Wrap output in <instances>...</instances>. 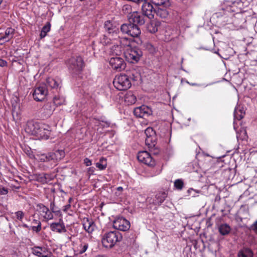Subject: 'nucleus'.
<instances>
[{
  "instance_id": "1",
  "label": "nucleus",
  "mask_w": 257,
  "mask_h": 257,
  "mask_svg": "<svg viewBox=\"0 0 257 257\" xmlns=\"http://www.w3.org/2000/svg\"><path fill=\"white\" fill-rule=\"evenodd\" d=\"M128 19L129 23L123 24L120 27V31L132 37H138L141 31L138 25H143L145 23L144 16L140 13L135 11L130 13Z\"/></svg>"
},
{
  "instance_id": "2",
  "label": "nucleus",
  "mask_w": 257,
  "mask_h": 257,
  "mask_svg": "<svg viewBox=\"0 0 257 257\" xmlns=\"http://www.w3.org/2000/svg\"><path fill=\"white\" fill-rule=\"evenodd\" d=\"M122 239L121 233L117 231H109L104 233L101 242L104 247L111 248Z\"/></svg>"
},
{
  "instance_id": "3",
  "label": "nucleus",
  "mask_w": 257,
  "mask_h": 257,
  "mask_svg": "<svg viewBox=\"0 0 257 257\" xmlns=\"http://www.w3.org/2000/svg\"><path fill=\"white\" fill-rule=\"evenodd\" d=\"M146 136V145L148 147L150 152L154 155L159 153V150L157 145V138L155 132L152 127H148L145 131Z\"/></svg>"
},
{
  "instance_id": "4",
  "label": "nucleus",
  "mask_w": 257,
  "mask_h": 257,
  "mask_svg": "<svg viewBox=\"0 0 257 257\" xmlns=\"http://www.w3.org/2000/svg\"><path fill=\"white\" fill-rule=\"evenodd\" d=\"M68 68L74 75L79 74L84 68V61L80 56L72 57L68 61Z\"/></svg>"
},
{
  "instance_id": "5",
  "label": "nucleus",
  "mask_w": 257,
  "mask_h": 257,
  "mask_svg": "<svg viewBox=\"0 0 257 257\" xmlns=\"http://www.w3.org/2000/svg\"><path fill=\"white\" fill-rule=\"evenodd\" d=\"M114 86L118 90H126L131 86V82L128 75L120 74L113 80Z\"/></svg>"
},
{
  "instance_id": "6",
  "label": "nucleus",
  "mask_w": 257,
  "mask_h": 257,
  "mask_svg": "<svg viewBox=\"0 0 257 257\" xmlns=\"http://www.w3.org/2000/svg\"><path fill=\"white\" fill-rule=\"evenodd\" d=\"M123 53L126 60L132 63L138 62L142 56V52L140 49L132 48L130 45L127 46Z\"/></svg>"
},
{
  "instance_id": "7",
  "label": "nucleus",
  "mask_w": 257,
  "mask_h": 257,
  "mask_svg": "<svg viewBox=\"0 0 257 257\" xmlns=\"http://www.w3.org/2000/svg\"><path fill=\"white\" fill-rule=\"evenodd\" d=\"M112 68L117 71H121L125 67V63L123 59L119 56H112L109 60Z\"/></svg>"
},
{
  "instance_id": "8",
  "label": "nucleus",
  "mask_w": 257,
  "mask_h": 257,
  "mask_svg": "<svg viewBox=\"0 0 257 257\" xmlns=\"http://www.w3.org/2000/svg\"><path fill=\"white\" fill-rule=\"evenodd\" d=\"M113 226L116 229L125 231L129 229L130 223L124 218L118 217L113 221Z\"/></svg>"
},
{
  "instance_id": "9",
  "label": "nucleus",
  "mask_w": 257,
  "mask_h": 257,
  "mask_svg": "<svg viewBox=\"0 0 257 257\" xmlns=\"http://www.w3.org/2000/svg\"><path fill=\"white\" fill-rule=\"evenodd\" d=\"M137 158L139 162L148 166L153 167L155 165V160L147 151L140 152L138 154Z\"/></svg>"
},
{
  "instance_id": "10",
  "label": "nucleus",
  "mask_w": 257,
  "mask_h": 257,
  "mask_svg": "<svg viewBox=\"0 0 257 257\" xmlns=\"http://www.w3.org/2000/svg\"><path fill=\"white\" fill-rule=\"evenodd\" d=\"M134 113L138 117L145 118L152 114V110L150 107L143 105L134 109Z\"/></svg>"
},
{
  "instance_id": "11",
  "label": "nucleus",
  "mask_w": 257,
  "mask_h": 257,
  "mask_svg": "<svg viewBox=\"0 0 257 257\" xmlns=\"http://www.w3.org/2000/svg\"><path fill=\"white\" fill-rule=\"evenodd\" d=\"M90 242L91 239L88 237L83 236L81 237L80 238L79 243L77 245L75 251L76 252L77 254H83L87 250Z\"/></svg>"
},
{
  "instance_id": "12",
  "label": "nucleus",
  "mask_w": 257,
  "mask_h": 257,
  "mask_svg": "<svg viewBox=\"0 0 257 257\" xmlns=\"http://www.w3.org/2000/svg\"><path fill=\"white\" fill-rule=\"evenodd\" d=\"M47 94V90L45 85L37 87L33 93L34 99L38 101L44 100Z\"/></svg>"
},
{
  "instance_id": "13",
  "label": "nucleus",
  "mask_w": 257,
  "mask_h": 257,
  "mask_svg": "<svg viewBox=\"0 0 257 257\" xmlns=\"http://www.w3.org/2000/svg\"><path fill=\"white\" fill-rule=\"evenodd\" d=\"M142 3H143L142 10L143 15L150 19L154 18L156 8H154L152 5L147 1Z\"/></svg>"
},
{
  "instance_id": "14",
  "label": "nucleus",
  "mask_w": 257,
  "mask_h": 257,
  "mask_svg": "<svg viewBox=\"0 0 257 257\" xmlns=\"http://www.w3.org/2000/svg\"><path fill=\"white\" fill-rule=\"evenodd\" d=\"M51 130L50 126L46 124L41 123L36 136L44 140L49 138Z\"/></svg>"
},
{
  "instance_id": "15",
  "label": "nucleus",
  "mask_w": 257,
  "mask_h": 257,
  "mask_svg": "<svg viewBox=\"0 0 257 257\" xmlns=\"http://www.w3.org/2000/svg\"><path fill=\"white\" fill-rule=\"evenodd\" d=\"M167 197L165 192H159L156 193L154 198H148V202L156 205H160Z\"/></svg>"
},
{
  "instance_id": "16",
  "label": "nucleus",
  "mask_w": 257,
  "mask_h": 257,
  "mask_svg": "<svg viewBox=\"0 0 257 257\" xmlns=\"http://www.w3.org/2000/svg\"><path fill=\"white\" fill-rule=\"evenodd\" d=\"M38 210L46 220L53 219L54 216L53 213L49 210V209L43 204L39 203L37 205Z\"/></svg>"
},
{
  "instance_id": "17",
  "label": "nucleus",
  "mask_w": 257,
  "mask_h": 257,
  "mask_svg": "<svg viewBox=\"0 0 257 257\" xmlns=\"http://www.w3.org/2000/svg\"><path fill=\"white\" fill-rule=\"evenodd\" d=\"M41 124V123L33 120L29 121L27 123L25 131L30 135L36 136Z\"/></svg>"
},
{
  "instance_id": "18",
  "label": "nucleus",
  "mask_w": 257,
  "mask_h": 257,
  "mask_svg": "<svg viewBox=\"0 0 257 257\" xmlns=\"http://www.w3.org/2000/svg\"><path fill=\"white\" fill-rule=\"evenodd\" d=\"M32 253L38 257H51L52 253L44 247L34 246L32 248Z\"/></svg>"
},
{
  "instance_id": "19",
  "label": "nucleus",
  "mask_w": 257,
  "mask_h": 257,
  "mask_svg": "<svg viewBox=\"0 0 257 257\" xmlns=\"http://www.w3.org/2000/svg\"><path fill=\"white\" fill-rule=\"evenodd\" d=\"M50 228L52 231L59 233H65L67 231L62 218L59 219L58 222H53L51 223L50 224Z\"/></svg>"
},
{
  "instance_id": "20",
  "label": "nucleus",
  "mask_w": 257,
  "mask_h": 257,
  "mask_svg": "<svg viewBox=\"0 0 257 257\" xmlns=\"http://www.w3.org/2000/svg\"><path fill=\"white\" fill-rule=\"evenodd\" d=\"M84 229L89 233H91L94 230L95 225L92 219L84 217L82 220Z\"/></svg>"
},
{
  "instance_id": "21",
  "label": "nucleus",
  "mask_w": 257,
  "mask_h": 257,
  "mask_svg": "<svg viewBox=\"0 0 257 257\" xmlns=\"http://www.w3.org/2000/svg\"><path fill=\"white\" fill-rule=\"evenodd\" d=\"M50 155L51 161H53L55 164L58 161L61 160L65 156L64 151L58 150L54 152H50Z\"/></svg>"
},
{
  "instance_id": "22",
  "label": "nucleus",
  "mask_w": 257,
  "mask_h": 257,
  "mask_svg": "<svg viewBox=\"0 0 257 257\" xmlns=\"http://www.w3.org/2000/svg\"><path fill=\"white\" fill-rule=\"evenodd\" d=\"M104 27L109 34L112 33L113 35H117L118 32V29L112 24L111 21H106L105 22Z\"/></svg>"
},
{
  "instance_id": "23",
  "label": "nucleus",
  "mask_w": 257,
  "mask_h": 257,
  "mask_svg": "<svg viewBox=\"0 0 257 257\" xmlns=\"http://www.w3.org/2000/svg\"><path fill=\"white\" fill-rule=\"evenodd\" d=\"M124 100L128 105H131L136 102L137 98L133 92L129 91L125 95Z\"/></svg>"
},
{
  "instance_id": "24",
  "label": "nucleus",
  "mask_w": 257,
  "mask_h": 257,
  "mask_svg": "<svg viewBox=\"0 0 257 257\" xmlns=\"http://www.w3.org/2000/svg\"><path fill=\"white\" fill-rule=\"evenodd\" d=\"M15 33V29L12 28H8L3 33V35L1 36L7 41L10 42L14 37Z\"/></svg>"
},
{
  "instance_id": "25",
  "label": "nucleus",
  "mask_w": 257,
  "mask_h": 257,
  "mask_svg": "<svg viewBox=\"0 0 257 257\" xmlns=\"http://www.w3.org/2000/svg\"><path fill=\"white\" fill-rule=\"evenodd\" d=\"M166 8V7L156 8L155 14L161 18H166L168 13Z\"/></svg>"
},
{
  "instance_id": "26",
  "label": "nucleus",
  "mask_w": 257,
  "mask_h": 257,
  "mask_svg": "<svg viewBox=\"0 0 257 257\" xmlns=\"http://www.w3.org/2000/svg\"><path fill=\"white\" fill-rule=\"evenodd\" d=\"M49 156L50 155V153H48L47 154H44V153H38L35 156L36 159L42 162H49L51 161L50 160V157Z\"/></svg>"
},
{
  "instance_id": "27",
  "label": "nucleus",
  "mask_w": 257,
  "mask_h": 257,
  "mask_svg": "<svg viewBox=\"0 0 257 257\" xmlns=\"http://www.w3.org/2000/svg\"><path fill=\"white\" fill-rule=\"evenodd\" d=\"M252 251L248 248H243L238 253V257H252Z\"/></svg>"
},
{
  "instance_id": "28",
  "label": "nucleus",
  "mask_w": 257,
  "mask_h": 257,
  "mask_svg": "<svg viewBox=\"0 0 257 257\" xmlns=\"http://www.w3.org/2000/svg\"><path fill=\"white\" fill-rule=\"evenodd\" d=\"M230 227L227 224H222L219 227V231L223 235L228 234L230 231Z\"/></svg>"
},
{
  "instance_id": "29",
  "label": "nucleus",
  "mask_w": 257,
  "mask_h": 257,
  "mask_svg": "<svg viewBox=\"0 0 257 257\" xmlns=\"http://www.w3.org/2000/svg\"><path fill=\"white\" fill-rule=\"evenodd\" d=\"M151 2L157 7H167L170 5L169 0H151Z\"/></svg>"
},
{
  "instance_id": "30",
  "label": "nucleus",
  "mask_w": 257,
  "mask_h": 257,
  "mask_svg": "<svg viewBox=\"0 0 257 257\" xmlns=\"http://www.w3.org/2000/svg\"><path fill=\"white\" fill-rule=\"evenodd\" d=\"M50 208L51 209V212L53 213H55V215L62 217V213L60 210L59 209L58 207H56L55 204V202L52 201L50 203Z\"/></svg>"
},
{
  "instance_id": "31",
  "label": "nucleus",
  "mask_w": 257,
  "mask_h": 257,
  "mask_svg": "<svg viewBox=\"0 0 257 257\" xmlns=\"http://www.w3.org/2000/svg\"><path fill=\"white\" fill-rule=\"evenodd\" d=\"M128 76L130 79H131L134 81H138L141 78L140 74L136 70H132L130 72H129V75Z\"/></svg>"
},
{
  "instance_id": "32",
  "label": "nucleus",
  "mask_w": 257,
  "mask_h": 257,
  "mask_svg": "<svg viewBox=\"0 0 257 257\" xmlns=\"http://www.w3.org/2000/svg\"><path fill=\"white\" fill-rule=\"evenodd\" d=\"M65 98L62 96H55L53 98V102L55 105L58 106L65 103Z\"/></svg>"
},
{
  "instance_id": "33",
  "label": "nucleus",
  "mask_w": 257,
  "mask_h": 257,
  "mask_svg": "<svg viewBox=\"0 0 257 257\" xmlns=\"http://www.w3.org/2000/svg\"><path fill=\"white\" fill-rule=\"evenodd\" d=\"M226 3L227 7L226 8H222L223 10L228 12H235L237 11L236 10L237 8L234 3L230 4L229 2H226Z\"/></svg>"
},
{
  "instance_id": "34",
  "label": "nucleus",
  "mask_w": 257,
  "mask_h": 257,
  "mask_svg": "<svg viewBox=\"0 0 257 257\" xmlns=\"http://www.w3.org/2000/svg\"><path fill=\"white\" fill-rule=\"evenodd\" d=\"M46 85L52 88H55L58 86L57 82L53 78H48L47 79Z\"/></svg>"
},
{
  "instance_id": "35",
  "label": "nucleus",
  "mask_w": 257,
  "mask_h": 257,
  "mask_svg": "<svg viewBox=\"0 0 257 257\" xmlns=\"http://www.w3.org/2000/svg\"><path fill=\"white\" fill-rule=\"evenodd\" d=\"M97 124H101V123H105V124H102V127H108L110 125V122L107 120L105 117L101 116L97 119Z\"/></svg>"
},
{
  "instance_id": "36",
  "label": "nucleus",
  "mask_w": 257,
  "mask_h": 257,
  "mask_svg": "<svg viewBox=\"0 0 257 257\" xmlns=\"http://www.w3.org/2000/svg\"><path fill=\"white\" fill-rule=\"evenodd\" d=\"M110 53L112 56H118L121 53L120 47L118 45L112 46L110 49Z\"/></svg>"
},
{
  "instance_id": "37",
  "label": "nucleus",
  "mask_w": 257,
  "mask_h": 257,
  "mask_svg": "<svg viewBox=\"0 0 257 257\" xmlns=\"http://www.w3.org/2000/svg\"><path fill=\"white\" fill-rule=\"evenodd\" d=\"M244 113L242 110L236 108L234 111V116L235 118L240 120L243 117Z\"/></svg>"
},
{
  "instance_id": "38",
  "label": "nucleus",
  "mask_w": 257,
  "mask_h": 257,
  "mask_svg": "<svg viewBox=\"0 0 257 257\" xmlns=\"http://www.w3.org/2000/svg\"><path fill=\"white\" fill-rule=\"evenodd\" d=\"M158 24L157 22H152L148 26V29L151 33H155L158 31Z\"/></svg>"
},
{
  "instance_id": "39",
  "label": "nucleus",
  "mask_w": 257,
  "mask_h": 257,
  "mask_svg": "<svg viewBox=\"0 0 257 257\" xmlns=\"http://www.w3.org/2000/svg\"><path fill=\"white\" fill-rule=\"evenodd\" d=\"M184 186V183L181 179H177L174 182V187L178 190H181Z\"/></svg>"
},
{
  "instance_id": "40",
  "label": "nucleus",
  "mask_w": 257,
  "mask_h": 257,
  "mask_svg": "<svg viewBox=\"0 0 257 257\" xmlns=\"http://www.w3.org/2000/svg\"><path fill=\"white\" fill-rule=\"evenodd\" d=\"M104 160V158H102L100 159L99 162L96 164V166L100 170H103L105 169L106 167V164H103V161Z\"/></svg>"
},
{
  "instance_id": "41",
  "label": "nucleus",
  "mask_w": 257,
  "mask_h": 257,
  "mask_svg": "<svg viewBox=\"0 0 257 257\" xmlns=\"http://www.w3.org/2000/svg\"><path fill=\"white\" fill-rule=\"evenodd\" d=\"M34 221L36 222V223L38 224L37 226H31L30 227L34 231L39 232L41 230V223L40 221H37L36 220H34Z\"/></svg>"
},
{
  "instance_id": "42",
  "label": "nucleus",
  "mask_w": 257,
  "mask_h": 257,
  "mask_svg": "<svg viewBox=\"0 0 257 257\" xmlns=\"http://www.w3.org/2000/svg\"><path fill=\"white\" fill-rule=\"evenodd\" d=\"M15 214L16 215V218L22 221L25 215L24 213L22 211H18L15 212Z\"/></svg>"
},
{
  "instance_id": "43",
  "label": "nucleus",
  "mask_w": 257,
  "mask_h": 257,
  "mask_svg": "<svg viewBox=\"0 0 257 257\" xmlns=\"http://www.w3.org/2000/svg\"><path fill=\"white\" fill-rule=\"evenodd\" d=\"M36 179L38 182L41 183H46L43 173L37 175L36 176Z\"/></svg>"
},
{
  "instance_id": "44",
  "label": "nucleus",
  "mask_w": 257,
  "mask_h": 257,
  "mask_svg": "<svg viewBox=\"0 0 257 257\" xmlns=\"http://www.w3.org/2000/svg\"><path fill=\"white\" fill-rule=\"evenodd\" d=\"M250 229L257 235V220H255L253 223L251 225Z\"/></svg>"
},
{
  "instance_id": "45",
  "label": "nucleus",
  "mask_w": 257,
  "mask_h": 257,
  "mask_svg": "<svg viewBox=\"0 0 257 257\" xmlns=\"http://www.w3.org/2000/svg\"><path fill=\"white\" fill-rule=\"evenodd\" d=\"M43 174L46 183H48L50 181L53 179L52 177L50 174L47 173H43Z\"/></svg>"
},
{
  "instance_id": "46",
  "label": "nucleus",
  "mask_w": 257,
  "mask_h": 257,
  "mask_svg": "<svg viewBox=\"0 0 257 257\" xmlns=\"http://www.w3.org/2000/svg\"><path fill=\"white\" fill-rule=\"evenodd\" d=\"M51 28V24L49 22H48L46 25H45L43 28L42 30L45 32L46 33H48L50 31Z\"/></svg>"
},
{
  "instance_id": "47",
  "label": "nucleus",
  "mask_w": 257,
  "mask_h": 257,
  "mask_svg": "<svg viewBox=\"0 0 257 257\" xmlns=\"http://www.w3.org/2000/svg\"><path fill=\"white\" fill-rule=\"evenodd\" d=\"M101 43L103 45H107L111 43L110 39L107 38L106 36H104L103 39L101 40Z\"/></svg>"
},
{
  "instance_id": "48",
  "label": "nucleus",
  "mask_w": 257,
  "mask_h": 257,
  "mask_svg": "<svg viewBox=\"0 0 257 257\" xmlns=\"http://www.w3.org/2000/svg\"><path fill=\"white\" fill-rule=\"evenodd\" d=\"M51 107V103H47L46 105H45L44 107V109H48L50 108L49 110H50V112H49V114H51V113L53 112V111L54 110V108H50Z\"/></svg>"
},
{
  "instance_id": "49",
  "label": "nucleus",
  "mask_w": 257,
  "mask_h": 257,
  "mask_svg": "<svg viewBox=\"0 0 257 257\" xmlns=\"http://www.w3.org/2000/svg\"><path fill=\"white\" fill-rule=\"evenodd\" d=\"M131 10V7L130 6V5H124L123 7V8H122V11L123 12H124L125 13V12H127L128 13H130L129 12V10Z\"/></svg>"
},
{
  "instance_id": "50",
  "label": "nucleus",
  "mask_w": 257,
  "mask_h": 257,
  "mask_svg": "<svg viewBox=\"0 0 257 257\" xmlns=\"http://www.w3.org/2000/svg\"><path fill=\"white\" fill-rule=\"evenodd\" d=\"M84 163L86 166H90L92 165V161L89 159L86 158L84 160Z\"/></svg>"
},
{
  "instance_id": "51",
  "label": "nucleus",
  "mask_w": 257,
  "mask_h": 257,
  "mask_svg": "<svg viewBox=\"0 0 257 257\" xmlns=\"http://www.w3.org/2000/svg\"><path fill=\"white\" fill-rule=\"evenodd\" d=\"M8 193V190L5 188H0V195H6Z\"/></svg>"
},
{
  "instance_id": "52",
  "label": "nucleus",
  "mask_w": 257,
  "mask_h": 257,
  "mask_svg": "<svg viewBox=\"0 0 257 257\" xmlns=\"http://www.w3.org/2000/svg\"><path fill=\"white\" fill-rule=\"evenodd\" d=\"M9 42L7 40H6L4 38H3L2 36H0V45H3L4 44Z\"/></svg>"
},
{
  "instance_id": "53",
  "label": "nucleus",
  "mask_w": 257,
  "mask_h": 257,
  "mask_svg": "<svg viewBox=\"0 0 257 257\" xmlns=\"http://www.w3.org/2000/svg\"><path fill=\"white\" fill-rule=\"evenodd\" d=\"M7 62L6 60L0 59V67H4L7 66Z\"/></svg>"
},
{
  "instance_id": "54",
  "label": "nucleus",
  "mask_w": 257,
  "mask_h": 257,
  "mask_svg": "<svg viewBox=\"0 0 257 257\" xmlns=\"http://www.w3.org/2000/svg\"><path fill=\"white\" fill-rule=\"evenodd\" d=\"M95 170V168L94 167H89L88 169L87 172L89 175L93 174Z\"/></svg>"
},
{
  "instance_id": "55",
  "label": "nucleus",
  "mask_w": 257,
  "mask_h": 257,
  "mask_svg": "<svg viewBox=\"0 0 257 257\" xmlns=\"http://www.w3.org/2000/svg\"><path fill=\"white\" fill-rule=\"evenodd\" d=\"M116 190L118 192H116L117 195H120V192H121L123 190V188L122 187H118L116 188Z\"/></svg>"
},
{
  "instance_id": "56",
  "label": "nucleus",
  "mask_w": 257,
  "mask_h": 257,
  "mask_svg": "<svg viewBox=\"0 0 257 257\" xmlns=\"http://www.w3.org/2000/svg\"><path fill=\"white\" fill-rule=\"evenodd\" d=\"M70 207H71V205L70 204L66 205L65 206H64L63 211L65 212H66L69 209Z\"/></svg>"
},
{
  "instance_id": "57",
  "label": "nucleus",
  "mask_w": 257,
  "mask_h": 257,
  "mask_svg": "<svg viewBox=\"0 0 257 257\" xmlns=\"http://www.w3.org/2000/svg\"><path fill=\"white\" fill-rule=\"evenodd\" d=\"M46 35H47V33L41 30L40 34V36L41 38H44Z\"/></svg>"
},
{
  "instance_id": "58",
  "label": "nucleus",
  "mask_w": 257,
  "mask_h": 257,
  "mask_svg": "<svg viewBox=\"0 0 257 257\" xmlns=\"http://www.w3.org/2000/svg\"><path fill=\"white\" fill-rule=\"evenodd\" d=\"M188 83L191 86H201V85L200 84H197V83H190L189 82H188Z\"/></svg>"
},
{
  "instance_id": "59",
  "label": "nucleus",
  "mask_w": 257,
  "mask_h": 257,
  "mask_svg": "<svg viewBox=\"0 0 257 257\" xmlns=\"http://www.w3.org/2000/svg\"><path fill=\"white\" fill-rule=\"evenodd\" d=\"M22 226L24 228H29V226L27 224L25 223L22 225Z\"/></svg>"
},
{
  "instance_id": "60",
  "label": "nucleus",
  "mask_w": 257,
  "mask_h": 257,
  "mask_svg": "<svg viewBox=\"0 0 257 257\" xmlns=\"http://www.w3.org/2000/svg\"><path fill=\"white\" fill-rule=\"evenodd\" d=\"M95 257H106V256L104 255H96Z\"/></svg>"
},
{
  "instance_id": "61",
  "label": "nucleus",
  "mask_w": 257,
  "mask_h": 257,
  "mask_svg": "<svg viewBox=\"0 0 257 257\" xmlns=\"http://www.w3.org/2000/svg\"><path fill=\"white\" fill-rule=\"evenodd\" d=\"M102 124H105V123H101V124H97V125L100 126L102 127Z\"/></svg>"
},
{
  "instance_id": "62",
  "label": "nucleus",
  "mask_w": 257,
  "mask_h": 257,
  "mask_svg": "<svg viewBox=\"0 0 257 257\" xmlns=\"http://www.w3.org/2000/svg\"><path fill=\"white\" fill-rule=\"evenodd\" d=\"M72 200V198H70L69 199L68 202H69V204L70 203V202H71V200Z\"/></svg>"
},
{
  "instance_id": "63",
  "label": "nucleus",
  "mask_w": 257,
  "mask_h": 257,
  "mask_svg": "<svg viewBox=\"0 0 257 257\" xmlns=\"http://www.w3.org/2000/svg\"><path fill=\"white\" fill-rule=\"evenodd\" d=\"M0 31H1V29H0ZM3 33H4V32L0 31V36H3Z\"/></svg>"
},
{
  "instance_id": "64",
  "label": "nucleus",
  "mask_w": 257,
  "mask_h": 257,
  "mask_svg": "<svg viewBox=\"0 0 257 257\" xmlns=\"http://www.w3.org/2000/svg\"><path fill=\"white\" fill-rule=\"evenodd\" d=\"M65 257H72V256H69V255H66Z\"/></svg>"
}]
</instances>
